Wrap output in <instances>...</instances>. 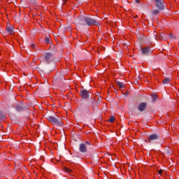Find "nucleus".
<instances>
[{"label": "nucleus", "mask_w": 179, "mask_h": 179, "mask_svg": "<svg viewBox=\"0 0 179 179\" xmlns=\"http://www.w3.org/2000/svg\"><path fill=\"white\" fill-rule=\"evenodd\" d=\"M80 24L81 26H100V22L96 21V20L92 19L90 17L83 16L80 19Z\"/></svg>", "instance_id": "obj_1"}, {"label": "nucleus", "mask_w": 179, "mask_h": 179, "mask_svg": "<svg viewBox=\"0 0 179 179\" xmlns=\"http://www.w3.org/2000/svg\"><path fill=\"white\" fill-rule=\"evenodd\" d=\"M48 120L50 124L52 125H57L58 127L61 126V119L59 117H55L54 116H49Z\"/></svg>", "instance_id": "obj_2"}, {"label": "nucleus", "mask_w": 179, "mask_h": 179, "mask_svg": "<svg viewBox=\"0 0 179 179\" xmlns=\"http://www.w3.org/2000/svg\"><path fill=\"white\" fill-rule=\"evenodd\" d=\"M43 58L47 64H50V62L54 61V55L52 53L48 52L43 55Z\"/></svg>", "instance_id": "obj_3"}, {"label": "nucleus", "mask_w": 179, "mask_h": 179, "mask_svg": "<svg viewBox=\"0 0 179 179\" xmlns=\"http://www.w3.org/2000/svg\"><path fill=\"white\" fill-rule=\"evenodd\" d=\"M154 2L155 3V6L159 10H164V0H154Z\"/></svg>", "instance_id": "obj_4"}, {"label": "nucleus", "mask_w": 179, "mask_h": 179, "mask_svg": "<svg viewBox=\"0 0 179 179\" xmlns=\"http://www.w3.org/2000/svg\"><path fill=\"white\" fill-rule=\"evenodd\" d=\"M141 52L143 55H148L152 52V49L149 46H144L141 48Z\"/></svg>", "instance_id": "obj_5"}, {"label": "nucleus", "mask_w": 179, "mask_h": 179, "mask_svg": "<svg viewBox=\"0 0 179 179\" xmlns=\"http://www.w3.org/2000/svg\"><path fill=\"white\" fill-rule=\"evenodd\" d=\"M80 96L82 99H89L90 97V93L86 90H82L80 91Z\"/></svg>", "instance_id": "obj_6"}, {"label": "nucleus", "mask_w": 179, "mask_h": 179, "mask_svg": "<svg viewBox=\"0 0 179 179\" xmlns=\"http://www.w3.org/2000/svg\"><path fill=\"white\" fill-rule=\"evenodd\" d=\"M148 107V103L146 102H141L138 104V111H145Z\"/></svg>", "instance_id": "obj_7"}, {"label": "nucleus", "mask_w": 179, "mask_h": 179, "mask_svg": "<svg viewBox=\"0 0 179 179\" xmlns=\"http://www.w3.org/2000/svg\"><path fill=\"white\" fill-rule=\"evenodd\" d=\"M79 150L80 152H81V153H86V152H87V147L86 146V144L85 143L80 144Z\"/></svg>", "instance_id": "obj_8"}, {"label": "nucleus", "mask_w": 179, "mask_h": 179, "mask_svg": "<svg viewBox=\"0 0 179 179\" xmlns=\"http://www.w3.org/2000/svg\"><path fill=\"white\" fill-rule=\"evenodd\" d=\"M159 135L157 134H151L149 136V141H157L159 139Z\"/></svg>", "instance_id": "obj_9"}, {"label": "nucleus", "mask_w": 179, "mask_h": 179, "mask_svg": "<svg viewBox=\"0 0 179 179\" xmlns=\"http://www.w3.org/2000/svg\"><path fill=\"white\" fill-rule=\"evenodd\" d=\"M6 31L9 33V34H13V26L12 25H8L6 27Z\"/></svg>", "instance_id": "obj_10"}, {"label": "nucleus", "mask_w": 179, "mask_h": 179, "mask_svg": "<svg viewBox=\"0 0 179 179\" xmlns=\"http://www.w3.org/2000/svg\"><path fill=\"white\" fill-rule=\"evenodd\" d=\"M163 85H169L170 83V78H166L162 81Z\"/></svg>", "instance_id": "obj_11"}, {"label": "nucleus", "mask_w": 179, "mask_h": 179, "mask_svg": "<svg viewBox=\"0 0 179 179\" xmlns=\"http://www.w3.org/2000/svg\"><path fill=\"white\" fill-rule=\"evenodd\" d=\"M64 171H66V173H68L69 174H71V173H73V171H72V169H69V168H66L65 167L64 169Z\"/></svg>", "instance_id": "obj_12"}, {"label": "nucleus", "mask_w": 179, "mask_h": 179, "mask_svg": "<svg viewBox=\"0 0 179 179\" xmlns=\"http://www.w3.org/2000/svg\"><path fill=\"white\" fill-rule=\"evenodd\" d=\"M117 86H119L120 89H122L124 87V84L120 81L116 82Z\"/></svg>", "instance_id": "obj_13"}, {"label": "nucleus", "mask_w": 179, "mask_h": 179, "mask_svg": "<svg viewBox=\"0 0 179 179\" xmlns=\"http://www.w3.org/2000/svg\"><path fill=\"white\" fill-rule=\"evenodd\" d=\"M15 109L17 110V111H22V110H23V107H22V106L20 105H17L15 106Z\"/></svg>", "instance_id": "obj_14"}, {"label": "nucleus", "mask_w": 179, "mask_h": 179, "mask_svg": "<svg viewBox=\"0 0 179 179\" xmlns=\"http://www.w3.org/2000/svg\"><path fill=\"white\" fill-rule=\"evenodd\" d=\"M152 15H159L160 13V10H153L152 11Z\"/></svg>", "instance_id": "obj_15"}, {"label": "nucleus", "mask_w": 179, "mask_h": 179, "mask_svg": "<svg viewBox=\"0 0 179 179\" xmlns=\"http://www.w3.org/2000/svg\"><path fill=\"white\" fill-rule=\"evenodd\" d=\"M45 41L46 44H49V43H50V38H48V36H45Z\"/></svg>", "instance_id": "obj_16"}, {"label": "nucleus", "mask_w": 179, "mask_h": 179, "mask_svg": "<svg viewBox=\"0 0 179 179\" xmlns=\"http://www.w3.org/2000/svg\"><path fill=\"white\" fill-rule=\"evenodd\" d=\"M114 121H115V118H114V117H111L108 120V122H114Z\"/></svg>", "instance_id": "obj_17"}, {"label": "nucleus", "mask_w": 179, "mask_h": 179, "mask_svg": "<svg viewBox=\"0 0 179 179\" xmlns=\"http://www.w3.org/2000/svg\"><path fill=\"white\" fill-rule=\"evenodd\" d=\"M152 99L153 100H156L157 99V94H152Z\"/></svg>", "instance_id": "obj_18"}, {"label": "nucleus", "mask_w": 179, "mask_h": 179, "mask_svg": "<svg viewBox=\"0 0 179 179\" xmlns=\"http://www.w3.org/2000/svg\"><path fill=\"white\" fill-rule=\"evenodd\" d=\"M158 173H159V174L160 175V176H162V173H163V170H159V171H158Z\"/></svg>", "instance_id": "obj_19"}, {"label": "nucleus", "mask_w": 179, "mask_h": 179, "mask_svg": "<svg viewBox=\"0 0 179 179\" xmlns=\"http://www.w3.org/2000/svg\"><path fill=\"white\" fill-rule=\"evenodd\" d=\"M169 38H174V36H173V34H170V35H169Z\"/></svg>", "instance_id": "obj_20"}, {"label": "nucleus", "mask_w": 179, "mask_h": 179, "mask_svg": "<svg viewBox=\"0 0 179 179\" xmlns=\"http://www.w3.org/2000/svg\"><path fill=\"white\" fill-rule=\"evenodd\" d=\"M163 38H164L163 35H160L159 39L163 40Z\"/></svg>", "instance_id": "obj_21"}, {"label": "nucleus", "mask_w": 179, "mask_h": 179, "mask_svg": "<svg viewBox=\"0 0 179 179\" xmlns=\"http://www.w3.org/2000/svg\"><path fill=\"white\" fill-rule=\"evenodd\" d=\"M0 118H3V116L2 115V113L0 112Z\"/></svg>", "instance_id": "obj_22"}, {"label": "nucleus", "mask_w": 179, "mask_h": 179, "mask_svg": "<svg viewBox=\"0 0 179 179\" xmlns=\"http://www.w3.org/2000/svg\"><path fill=\"white\" fill-rule=\"evenodd\" d=\"M136 3H139V0H136Z\"/></svg>", "instance_id": "obj_23"}, {"label": "nucleus", "mask_w": 179, "mask_h": 179, "mask_svg": "<svg viewBox=\"0 0 179 179\" xmlns=\"http://www.w3.org/2000/svg\"><path fill=\"white\" fill-rule=\"evenodd\" d=\"M87 143H89V142L87 141Z\"/></svg>", "instance_id": "obj_24"}]
</instances>
